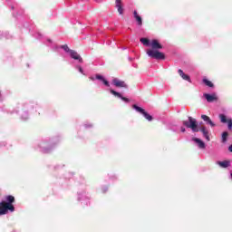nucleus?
I'll return each mask as SVG.
<instances>
[{
    "instance_id": "c85d7f7f",
    "label": "nucleus",
    "mask_w": 232,
    "mask_h": 232,
    "mask_svg": "<svg viewBox=\"0 0 232 232\" xmlns=\"http://www.w3.org/2000/svg\"><path fill=\"white\" fill-rule=\"evenodd\" d=\"M101 191L102 193H108V186H102Z\"/></svg>"
},
{
    "instance_id": "6ab92c4d",
    "label": "nucleus",
    "mask_w": 232,
    "mask_h": 232,
    "mask_svg": "<svg viewBox=\"0 0 232 232\" xmlns=\"http://www.w3.org/2000/svg\"><path fill=\"white\" fill-rule=\"evenodd\" d=\"M116 8H117L120 15H122V14H124V8H122V1L121 0H116Z\"/></svg>"
},
{
    "instance_id": "4c0bfd02",
    "label": "nucleus",
    "mask_w": 232,
    "mask_h": 232,
    "mask_svg": "<svg viewBox=\"0 0 232 232\" xmlns=\"http://www.w3.org/2000/svg\"><path fill=\"white\" fill-rule=\"evenodd\" d=\"M130 61H133V58H130Z\"/></svg>"
},
{
    "instance_id": "c9c22d12",
    "label": "nucleus",
    "mask_w": 232,
    "mask_h": 232,
    "mask_svg": "<svg viewBox=\"0 0 232 232\" xmlns=\"http://www.w3.org/2000/svg\"><path fill=\"white\" fill-rule=\"evenodd\" d=\"M47 41H48V43H52V40H50V39H48Z\"/></svg>"
},
{
    "instance_id": "5701e85b",
    "label": "nucleus",
    "mask_w": 232,
    "mask_h": 232,
    "mask_svg": "<svg viewBox=\"0 0 232 232\" xmlns=\"http://www.w3.org/2000/svg\"><path fill=\"white\" fill-rule=\"evenodd\" d=\"M202 81L205 86H208V88H215V84H213V82L208 80V78H204Z\"/></svg>"
},
{
    "instance_id": "a19ab883",
    "label": "nucleus",
    "mask_w": 232,
    "mask_h": 232,
    "mask_svg": "<svg viewBox=\"0 0 232 232\" xmlns=\"http://www.w3.org/2000/svg\"><path fill=\"white\" fill-rule=\"evenodd\" d=\"M0 97H1V91H0Z\"/></svg>"
},
{
    "instance_id": "ea45409f",
    "label": "nucleus",
    "mask_w": 232,
    "mask_h": 232,
    "mask_svg": "<svg viewBox=\"0 0 232 232\" xmlns=\"http://www.w3.org/2000/svg\"><path fill=\"white\" fill-rule=\"evenodd\" d=\"M114 179H117V176H114Z\"/></svg>"
},
{
    "instance_id": "dca6fc26",
    "label": "nucleus",
    "mask_w": 232,
    "mask_h": 232,
    "mask_svg": "<svg viewBox=\"0 0 232 232\" xmlns=\"http://www.w3.org/2000/svg\"><path fill=\"white\" fill-rule=\"evenodd\" d=\"M178 73L181 77V79H183V81H188V82H191V77H189V75L184 73V71H182V69H179Z\"/></svg>"
},
{
    "instance_id": "9d476101",
    "label": "nucleus",
    "mask_w": 232,
    "mask_h": 232,
    "mask_svg": "<svg viewBox=\"0 0 232 232\" xmlns=\"http://www.w3.org/2000/svg\"><path fill=\"white\" fill-rule=\"evenodd\" d=\"M110 93H111V95H114V97L121 99L126 104L130 103V99L122 96V94H121V92H119L113 89H110Z\"/></svg>"
},
{
    "instance_id": "1a4fd4ad",
    "label": "nucleus",
    "mask_w": 232,
    "mask_h": 232,
    "mask_svg": "<svg viewBox=\"0 0 232 232\" xmlns=\"http://www.w3.org/2000/svg\"><path fill=\"white\" fill-rule=\"evenodd\" d=\"M218 118H219L220 122H222V124H227V129L229 130H232V119L231 118L227 119V116H226V114H224V113H220L218 115Z\"/></svg>"
},
{
    "instance_id": "f3484780",
    "label": "nucleus",
    "mask_w": 232,
    "mask_h": 232,
    "mask_svg": "<svg viewBox=\"0 0 232 232\" xmlns=\"http://www.w3.org/2000/svg\"><path fill=\"white\" fill-rule=\"evenodd\" d=\"M192 140L193 142L198 144L200 150H204L206 148V143L202 140H200V138H192Z\"/></svg>"
},
{
    "instance_id": "b1692460",
    "label": "nucleus",
    "mask_w": 232,
    "mask_h": 232,
    "mask_svg": "<svg viewBox=\"0 0 232 232\" xmlns=\"http://www.w3.org/2000/svg\"><path fill=\"white\" fill-rule=\"evenodd\" d=\"M140 41L144 46H151V41L148 38H140Z\"/></svg>"
},
{
    "instance_id": "2eb2a0df",
    "label": "nucleus",
    "mask_w": 232,
    "mask_h": 232,
    "mask_svg": "<svg viewBox=\"0 0 232 232\" xmlns=\"http://www.w3.org/2000/svg\"><path fill=\"white\" fill-rule=\"evenodd\" d=\"M133 17H134L138 26H142V16H140V14H139L137 10L133 11Z\"/></svg>"
},
{
    "instance_id": "20e7f679",
    "label": "nucleus",
    "mask_w": 232,
    "mask_h": 232,
    "mask_svg": "<svg viewBox=\"0 0 232 232\" xmlns=\"http://www.w3.org/2000/svg\"><path fill=\"white\" fill-rule=\"evenodd\" d=\"M60 48L63 51H64L65 53H68V55H69V57H71V59H73V61H76V63L78 64H82V63H84L81 54H79V53H77L75 50L70 49L68 44L61 45Z\"/></svg>"
},
{
    "instance_id": "f704fd0d",
    "label": "nucleus",
    "mask_w": 232,
    "mask_h": 232,
    "mask_svg": "<svg viewBox=\"0 0 232 232\" xmlns=\"http://www.w3.org/2000/svg\"><path fill=\"white\" fill-rule=\"evenodd\" d=\"M54 50H59V46L55 45Z\"/></svg>"
},
{
    "instance_id": "7c9ffc66",
    "label": "nucleus",
    "mask_w": 232,
    "mask_h": 232,
    "mask_svg": "<svg viewBox=\"0 0 232 232\" xmlns=\"http://www.w3.org/2000/svg\"><path fill=\"white\" fill-rule=\"evenodd\" d=\"M0 111H6V107H5V106L0 107Z\"/></svg>"
},
{
    "instance_id": "cd10ccee",
    "label": "nucleus",
    "mask_w": 232,
    "mask_h": 232,
    "mask_svg": "<svg viewBox=\"0 0 232 232\" xmlns=\"http://www.w3.org/2000/svg\"><path fill=\"white\" fill-rule=\"evenodd\" d=\"M83 126H84V128L86 129V130H89L90 128H93V124H92V123H84L83 124Z\"/></svg>"
},
{
    "instance_id": "6e6552de",
    "label": "nucleus",
    "mask_w": 232,
    "mask_h": 232,
    "mask_svg": "<svg viewBox=\"0 0 232 232\" xmlns=\"http://www.w3.org/2000/svg\"><path fill=\"white\" fill-rule=\"evenodd\" d=\"M8 211H11V213L15 211V207H14V204H5V201L0 202V217L1 215H6Z\"/></svg>"
},
{
    "instance_id": "4be33fe9",
    "label": "nucleus",
    "mask_w": 232,
    "mask_h": 232,
    "mask_svg": "<svg viewBox=\"0 0 232 232\" xmlns=\"http://www.w3.org/2000/svg\"><path fill=\"white\" fill-rule=\"evenodd\" d=\"M227 137H229V132L223 131L221 134V142H223V144H226V142H227Z\"/></svg>"
},
{
    "instance_id": "39448f33",
    "label": "nucleus",
    "mask_w": 232,
    "mask_h": 232,
    "mask_svg": "<svg viewBox=\"0 0 232 232\" xmlns=\"http://www.w3.org/2000/svg\"><path fill=\"white\" fill-rule=\"evenodd\" d=\"M182 125L185 128H189L193 133H198V121H197V119L188 116L187 121H182Z\"/></svg>"
},
{
    "instance_id": "412c9836",
    "label": "nucleus",
    "mask_w": 232,
    "mask_h": 232,
    "mask_svg": "<svg viewBox=\"0 0 232 232\" xmlns=\"http://www.w3.org/2000/svg\"><path fill=\"white\" fill-rule=\"evenodd\" d=\"M217 164L220 166V168H229V166H231V161L230 160L218 161Z\"/></svg>"
},
{
    "instance_id": "ddd939ff",
    "label": "nucleus",
    "mask_w": 232,
    "mask_h": 232,
    "mask_svg": "<svg viewBox=\"0 0 232 232\" xmlns=\"http://www.w3.org/2000/svg\"><path fill=\"white\" fill-rule=\"evenodd\" d=\"M198 131H200L204 137V139H206V140H208V142H209V140H211V138H209V130H208V128L206 126H201L200 128H198Z\"/></svg>"
},
{
    "instance_id": "a878e982",
    "label": "nucleus",
    "mask_w": 232,
    "mask_h": 232,
    "mask_svg": "<svg viewBox=\"0 0 232 232\" xmlns=\"http://www.w3.org/2000/svg\"><path fill=\"white\" fill-rule=\"evenodd\" d=\"M74 68L80 72L82 73V75H86V73L84 72V69H82V67L80 64H75Z\"/></svg>"
},
{
    "instance_id": "e433bc0d",
    "label": "nucleus",
    "mask_w": 232,
    "mask_h": 232,
    "mask_svg": "<svg viewBox=\"0 0 232 232\" xmlns=\"http://www.w3.org/2000/svg\"><path fill=\"white\" fill-rule=\"evenodd\" d=\"M11 10H14V5L11 6Z\"/></svg>"
},
{
    "instance_id": "f8f14e48",
    "label": "nucleus",
    "mask_w": 232,
    "mask_h": 232,
    "mask_svg": "<svg viewBox=\"0 0 232 232\" xmlns=\"http://www.w3.org/2000/svg\"><path fill=\"white\" fill-rule=\"evenodd\" d=\"M112 84L116 88H128V84L124 81L119 80V78H114L112 80Z\"/></svg>"
},
{
    "instance_id": "72a5a7b5",
    "label": "nucleus",
    "mask_w": 232,
    "mask_h": 232,
    "mask_svg": "<svg viewBox=\"0 0 232 232\" xmlns=\"http://www.w3.org/2000/svg\"><path fill=\"white\" fill-rule=\"evenodd\" d=\"M91 81H95V78L93 76L90 77Z\"/></svg>"
},
{
    "instance_id": "58836bf2",
    "label": "nucleus",
    "mask_w": 232,
    "mask_h": 232,
    "mask_svg": "<svg viewBox=\"0 0 232 232\" xmlns=\"http://www.w3.org/2000/svg\"><path fill=\"white\" fill-rule=\"evenodd\" d=\"M122 50H126V47H123Z\"/></svg>"
},
{
    "instance_id": "4468645a",
    "label": "nucleus",
    "mask_w": 232,
    "mask_h": 232,
    "mask_svg": "<svg viewBox=\"0 0 232 232\" xmlns=\"http://www.w3.org/2000/svg\"><path fill=\"white\" fill-rule=\"evenodd\" d=\"M201 119H202V121H204V122H206V124H208L211 128H215V126H217V124H215V122H213V121H211V118H209V116H208L206 114L201 115Z\"/></svg>"
},
{
    "instance_id": "393cba45",
    "label": "nucleus",
    "mask_w": 232,
    "mask_h": 232,
    "mask_svg": "<svg viewBox=\"0 0 232 232\" xmlns=\"http://www.w3.org/2000/svg\"><path fill=\"white\" fill-rule=\"evenodd\" d=\"M6 203L5 204H13L15 202V198L12 195L5 197Z\"/></svg>"
},
{
    "instance_id": "aec40b11",
    "label": "nucleus",
    "mask_w": 232,
    "mask_h": 232,
    "mask_svg": "<svg viewBox=\"0 0 232 232\" xmlns=\"http://www.w3.org/2000/svg\"><path fill=\"white\" fill-rule=\"evenodd\" d=\"M116 8H117L120 15H122V14H124V8H122V1L121 0H116Z\"/></svg>"
},
{
    "instance_id": "a211bd4d",
    "label": "nucleus",
    "mask_w": 232,
    "mask_h": 232,
    "mask_svg": "<svg viewBox=\"0 0 232 232\" xmlns=\"http://www.w3.org/2000/svg\"><path fill=\"white\" fill-rule=\"evenodd\" d=\"M95 79H97L98 81H102V82H103L104 86H107V88H110V82H108V80L104 79V76H102L101 74H96Z\"/></svg>"
},
{
    "instance_id": "473e14b6",
    "label": "nucleus",
    "mask_w": 232,
    "mask_h": 232,
    "mask_svg": "<svg viewBox=\"0 0 232 232\" xmlns=\"http://www.w3.org/2000/svg\"><path fill=\"white\" fill-rule=\"evenodd\" d=\"M228 151H230V153H232V144L229 145V147H228Z\"/></svg>"
},
{
    "instance_id": "f257e3e1",
    "label": "nucleus",
    "mask_w": 232,
    "mask_h": 232,
    "mask_svg": "<svg viewBox=\"0 0 232 232\" xmlns=\"http://www.w3.org/2000/svg\"><path fill=\"white\" fill-rule=\"evenodd\" d=\"M39 110V102H28L26 103L18 104L14 111H9L7 113L14 115L17 113L20 116L21 121H28L30 119V112L34 113Z\"/></svg>"
},
{
    "instance_id": "423d86ee",
    "label": "nucleus",
    "mask_w": 232,
    "mask_h": 232,
    "mask_svg": "<svg viewBox=\"0 0 232 232\" xmlns=\"http://www.w3.org/2000/svg\"><path fill=\"white\" fill-rule=\"evenodd\" d=\"M77 200L82 204V206H90V197L86 190H80L77 192Z\"/></svg>"
},
{
    "instance_id": "c756f323",
    "label": "nucleus",
    "mask_w": 232,
    "mask_h": 232,
    "mask_svg": "<svg viewBox=\"0 0 232 232\" xmlns=\"http://www.w3.org/2000/svg\"><path fill=\"white\" fill-rule=\"evenodd\" d=\"M63 168H64V165H63V164H58V165L54 166V169H61Z\"/></svg>"
},
{
    "instance_id": "0eeeda50",
    "label": "nucleus",
    "mask_w": 232,
    "mask_h": 232,
    "mask_svg": "<svg viewBox=\"0 0 232 232\" xmlns=\"http://www.w3.org/2000/svg\"><path fill=\"white\" fill-rule=\"evenodd\" d=\"M132 110H135V111H137V113H140V115H142L144 117V119L149 121V122H151V121H153V116H151V114L148 113V111H146V110H144L142 107H140L137 104H133Z\"/></svg>"
},
{
    "instance_id": "2f4dec72",
    "label": "nucleus",
    "mask_w": 232,
    "mask_h": 232,
    "mask_svg": "<svg viewBox=\"0 0 232 232\" xmlns=\"http://www.w3.org/2000/svg\"><path fill=\"white\" fill-rule=\"evenodd\" d=\"M180 131H181V133H186V128L180 127Z\"/></svg>"
},
{
    "instance_id": "bb28decb",
    "label": "nucleus",
    "mask_w": 232,
    "mask_h": 232,
    "mask_svg": "<svg viewBox=\"0 0 232 232\" xmlns=\"http://www.w3.org/2000/svg\"><path fill=\"white\" fill-rule=\"evenodd\" d=\"M12 35H10V33L5 32L2 34H0V39H11Z\"/></svg>"
},
{
    "instance_id": "7ed1b4c3",
    "label": "nucleus",
    "mask_w": 232,
    "mask_h": 232,
    "mask_svg": "<svg viewBox=\"0 0 232 232\" xmlns=\"http://www.w3.org/2000/svg\"><path fill=\"white\" fill-rule=\"evenodd\" d=\"M151 49L147 50L146 53L150 59H156L157 61H164L166 59V55L164 53L160 52L162 50V44L159 40L152 39L150 42Z\"/></svg>"
},
{
    "instance_id": "9b49d317",
    "label": "nucleus",
    "mask_w": 232,
    "mask_h": 232,
    "mask_svg": "<svg viewBox=\"0 0 232 232\" xmlns=\"http://www.w3.org/2000/svg\"><path fill=\"white\" fill-rule=\"evenodd\" d=\"M204 99H206L207 102H215L218 101V96H217V93H203Z\"/></svg>"
},
{
    "instance_id": "f03ea898",
    "label": "nucleus",
    "mask_w": 232,
    "mask_h": 232,
    "mask_svg": "<svg viewBox=\"0 0 232 232\" xmlns=\"http://www.w3.org/2000/svg\"><path fill=\"white\" fill-rule=\"evenodd\" d=\"M59 142H61V138L59 136L44 138L36 143V150H39L41 153H51V151L55 150Z\"/></svg>"
}]
</instances>
